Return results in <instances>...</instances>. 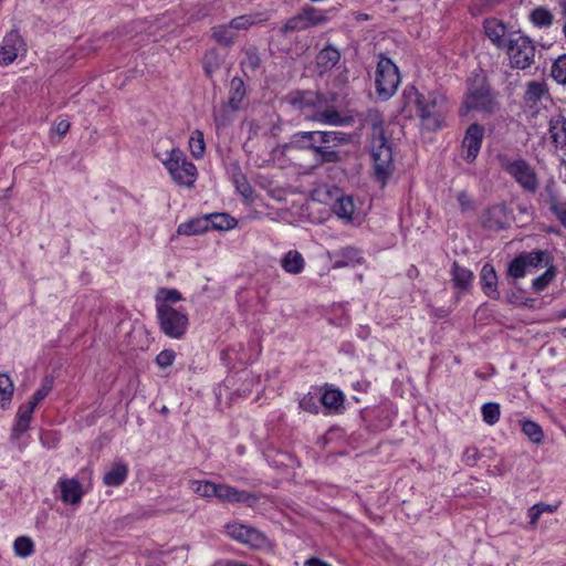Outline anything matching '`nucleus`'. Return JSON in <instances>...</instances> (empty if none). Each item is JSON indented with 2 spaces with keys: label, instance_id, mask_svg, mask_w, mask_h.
<instances>
[{
  "label": "nucleus",
  "instance_id": "f257e3e1",
  "mask_svg": "<svg viewBox=\"0 0 566 566\" xmlns=\"http://www.w3.org/2000/svg\"><path fill=\"white\" fill-rule=\"evenodd\" d=\"M338 99L335 92H319L311 90H295L289 93L286 101L296 111L303 113L305 118L323 125L348 126L355 123L354 115H342L334 104Z\"/></svg>",
  "mask_w": 566,
  "mask_h": 566
},
{
  "label": "nucleus",
  "instance_id": "f3484780",
  "mask_svg": "<svg viewBox=\"0 0 566 566\" xmlns=\"http://www.w3.org/2000/svg\"><path fill=\"white\" fill-rule=\"evenodd\" d=\"M548 134L556 149L566 150V116L555 114L548 122Z\"/></svg>",
  "mask_w": 566,
  "mask_h": 566
},
{
  "label": "nucleus",
  "instance_id": "e2e57ef3",
  "mask_svg": "<svg viewBox=\"0 0 566 566\" xmlns=\"http://www.w3.org/2000/svg\"><path fill=\"white\" fill-rule=\"evenodd\" d=\"M17 56L18 53L15 51L6 48V45L2 44V46L0 48V64L9 65L17 59Z\"/></svg>",
  "mask_w": 566,
  "mask_h": 566
},
{
  "label": "nucleus",
  "instance_id": "9b49d317",
  "mask_svg": "<svg viewBox=\"0 0 566 566\" xmlns=\"http://www.w3.org/2000/svg\"><path fill=\"white\" fill-rule=\"evenodd\" d=\"M483 29L488 39L500 50L505 48L509 40L513 38L512 34L517 31L496 18L485 19Z\"/></svg>",
  "mask_w": 566,
  "mask_h": 566
},
{
  "label": "nucleus",
  "instance_id": "2eb2a0df",
  "mask_svg": "<svg viewBox=\"0 0 566 566\" xmlns=\"http://www.w3.org/2000/svg\"><path fill=\"white\" fill-rule=\"evenodd\" d=\"M61 491V501L65 504L76 505L84 495L83 486L75 478H61L57 482Z\"/></svg>",
  "mask_w": 566,
  "mask_h": 566
},
{
  "label": "nucleus",
  "instance_id": "79ce46f5",
  "mask_svg": "<svg viewBox=\"0 0 566 566\" xmlns=\"http://www.w3.org/2000/svg\"><path fill=\"white\" fill-rule=\"evenodd\" d=\"M555 276H556V269L551 262L548 264L547 270L543 274H541L539 276H537L536 279L533 280V283H532L533 291L535 293H539V292L544 291L548 286V284L554 280Z\"/></svg>",
  "mask_w": 566,
  "mask_h": 566
},
{
  "label": "nucleus",
  "instance_id": "0e129e2a",
  "mask_svg": "<svg viewBox=\"0 0 566 566\" xmlns=\"http://www.w3.org/2000/svg\"><path fill=\"white\" fill-rule=\"evenodd\" d=\"M527 515L530 517V525L532 527H535L542 515V511L539 510L538 504H534L533 506H531L528 509Z\"/></svg>",
  "mask_w": 566,
  "mask_h": 566
},
{
  "label": "nucleus",
  "instance_id": "5701e85b",
  "mask_svg": "<svg viewBox=\"0 0 566 566\" xmlns=\"http://www.w3.org/2000/svg\"><path fill=\"white\" fill-rule=\"evenodd\" d=\"M247 95V87L241 77H233L230 82L229 97L226 103L233 109H240L244 97Z\"/></svg>",
  "mask_w": 566,
  "mask_h": 566
},
{
  "label": "nucleus",
  "instance_id": "58836bf2",
  "mask_svg": "<svg viewBox=\"0 0 566 566\" xmlns=\"http://www.w3.org/2000/svg\"><path fill=\"white\" fill-rule=\"evenodd\" d=\"M223 60L217 52V50L212 49L206 52L202 64L203 71L208 77H212L213 73L217 72L222 64Z\"/></svg>",
  "mask_w": 566,
  "mask_h": 566
},
{
  "label": "nucleus",
  "instance_id": "2f4dec72",
  "mask_svg": "<svg viewBox=\"0 0 566 566\" xmlns=\"http://www.w3.org/2000/svg\"><path fill=\"white\" fill-rule=\"evenodd\" d=\"M355 210L350 196H340L333 205V211L342 219L352 220Z\"/></svg>",
  "mask_w": 566,
  "mask_h": 566
},
{
  "label": "nucleus",
  "instance_id": "4be33fe9",
  "mask_svg": "<svg viewBox=\"0 0 566 566\" xmlns=\"http://www.w3.org/2000/svg\"><path fill=\"white\" fill-rule=\"evenodd\" d=\"M340 60V53L332 45L322 49L316 56V66L323 74L332 70Z\"/></svg>",
  "mask_w": 566,
  "mask_h": 566
},
{
  "label": "nucleus",
  "instance_id": "de8ad7c7",
  "mask_svg": "<svg viewBox=\"0 0 566 566\" xmlns=\"http://www.w3.org/2000/svg\"><path fill=\"white\" fill-rule=\"evenodd\" d=\"M31 420V417L23 413L22 411H18L17 421L12 428L11 439L18 440L21 437V434L28 431Z\"/></svg>",
  "mask_w": 566,
  "mask_h": 566
},
{
  "label": "nucleus",
  "instance_id": "a19ab883",
  "mask_svg": "<svg viewBox=\"0 0 566 566\" xmlns=\"http://www.w3.org/2000/svg\"><path fill=\"white\" fill-rule=\"evenodd\" d=\"M301 11L306 20L308 29L315 25L324 24L327 21L326 14L312 6H305L301 9Z\"/></svg>",
  "mask_w": 566,
  "mask_h": 566
},
{
  "label": "nucleus",
  "instance_id": "423d86ee",
  "mask_svg": "<svg viewBox=\"0 0 566 566\" xmlns=\"http://www.w3.org/2000/svg\"><path fill=\"white\" fill-rule=\"evenodd\" d=\"M501 168L510 175L514 181L528 193H535L539 187V180L535 168L524 158L512 159L506 155L497 156Z\"/></svg>",
  "mask_w": 566,
  "mask_h": 566
},
{
  "label": "nucleus",
  "instance_id": "603ef678",
  "mask_svg": "<svg viewBox=\"0 0 566 566\" xmlns=\"http://www.w3.org/2000/svg\"><path fill=\"white\" fill-rule=\"evenodd\" d=\"M527 268L524 259L518 254L514 260L511 261L507 268V275L513 279H521L525 276Z\"/></svg>",
  "mask_w": 566,
  "mask_h": 566
},
{
  "label": "nucleus",
  "instance_id": "4468645a",
  "mask_svg": "<svg viewBox=\"0 0 566 566\" xmlns=\"http://www.w3.org/2000/svg\"><path fill=\"white\" fill-rule=\"evenodd\" d=\"M214 497L224 503H245L249 506H253L259 501V496L255 493L238 490L222 483L218 484Z\"/></svg>",
  "mask_w": 566,
  "mask_h": 566
},
{
  "label": "nucleus",
  "instance_id": "393cba45",
  "mask_svg": "<svg viewBox=\"0 0 566 566\" xmlns=\"http://www.w3.org/2000/svg\"><path fill=\"white\" fill-rule=\"evenodd\" d=\"M229 172L231 175V179L235 185L237 190L243 197H250L252 195V187L249 184L247 176L242 172L240 164L234 161L229 167Z\"/></svg>",
  "mask_w": 566,
  "mask_h": 566
},
{
  "label": "nucleus",
  "instance_id": "cd10ccee",
  "mask_svg": "<svg viewBox=\"0 0 566 566\" xmlns=\"http://www.w3.org/2000/svg\"><path fill=\"white\" fill-rule=\"evenodd\" d=\"M231 29L230 23L216 25L211 28V38L220 45L231 46L238 38V34Z\"/></svg>",
  "mask_w": 566,
  "mask_h": 566
},
{
  "label": "nucleus",
  "instance_id": "6e6552de",
  "mask_svg": "<svg viewBox=\"0 0 566 566\" xmlns=\"http://www.w3.org/2000/svg\"><path fill=\"white\" fill-rule=\"evenodd\" d=\"M156 157L161 160L177 185L191 187L195 184L197 168L191 161L187 160L185 153L180 148H171L166 158H160L158 154H156Z\"/></svg>",
  "mask_w": 566,
  "mask_h": 566
},
{
  "label": "nucleus",
  "instance_id": "9d476101",
  "mask_svg": "<svg viewBox=\"0 0 566 566\" xmlns=\"http://www.w3.org/2000/svg\"><path fill=\"white\" fill-rule=\"evenodd\" d=\"M481 227L486 231L499 232L509 228V211L504 203L488 207L480 216Z\"/></svg>",
  "mask_w": 566,
  "mask_h": 566
},
{
  "label": "nucleus",
  "instance_id": "8fccbe9b",
  "mask_svg": "<svg viewBox=\"0 0 566 566\" xmlns=\"http://www.w3.org/2000/svg\"><path fill=\"white\" fill-rule=\"evenodd\" d=\"M13 382L3 374H0V402L4 407V402L11 401L13 395Z\"/></svg>",
  "mask_w": 566,
  "mask_h": 566
},
{
  "label": "nucleus",
  "instance_id": "473e14b6",
  "mask_svg": "<svg viewBox=\"0 0 566 566\" xmlns=\"http://www.w3.org/2000/svg\"><path fill=\"white\" fill-rule=\"evenodd\" d=\"M308 29L306 20L300 10L295 15L286 20L283 27L280 29V33L284 36L292 32L303 31Z\"/></svg>",
  "mask_w": 566,
  "mask_h": 566
},
{
  "label": "nucleus",
  "instance_id": "0eeeda50",
  "mask_svg": "<svg viewBox=\"0 0 566 566\" xmlns=\"http://www.w3.org/2000/svg\"><path fill=\"white\" fill-rule=\"evenodd\" d=\"M503 50L510 60V66L516 70H526L535 63L536 46L534 41L521 30L512 34Z\"/></svg>",
  "mask_w": 566,
  "mask_h": 566
},
{
  "label": "nucleus",
  "instance_id": "864d4df0",
  "mask_svg": "<svg viewBox=\"0 0 566 566\" xmlns=\"http://www.w3.org/2000/svg\"><path fill=\"white\" fill-rule=\"evenodd\" d=\"M197 137L192 136L189 140V146L191 149V154L195 158L202 157L206 146L203 140V135L200 130H196Z\"/></svg>",
  "mask_w": 566,
  "mask_h": 566
},
{
  "label": "nucleus",
  "instance_id": "1a4fd4ad",
  "mask_svg": "<svg viewBox=\"0 0 566 566\" xmlns=\"http://www.w3.org/2000/svg\"><path fill=\"white\" fill-rule=\"evenodd\" d=\"M157 317L161 332L171 338H181L188 327V317L185 313L174 308L169 304L157 306Z\"/></svg>",
  "mask_w": 566,
  "mask_h": 566
},
{
  "label": "nucleus",
  "instance_id": "49530a36",
  "mask_svg": "<svg viewBox=\"0 0 566 566\" xmlns=\"http://www.w3.org/2000/svg\"><path fill=\"white\" fill-rule=\"evenodd\" d=\"M14 553L19 557H28L34 552V544L30 537L20 536L13 544Z\"/></svg>",
  "mask_w": 566,
  "mask_h": 566
},
{
  "label": "nucleus",
  "instance_id": "c9c22d12",
  "mask_svg": "<svg viewBox=\"0 0 566 566\" xmlns=\"http://www.w3.org/2000/svg\"><path fill=\"white\" fill-rule=\"evenodd\" d=\"M521 429L523 433L533 442L536 444H539L544 440V432L541 428V426L532 420H521Z\"/></svg>",
  "mask_w": 566,
  "mask_h": 566
},
{
  "label": "nucleus",
  "instance_id": "c756f323",
  "mask_svg": "<svg viewBox=\"0 0 566 566\" xmlns=\"http://www.w3.org/2000/svg\"><path fill=\"white\" fill-rule=\"evenodd\" d=\"M520 255L522 259H524L527 269H536L541 266L543 263L545 265H548L552 262V256L548 251L534 250L531 252H522L520 253Z\"/></svg>",
  "mask_w": 566,
  "mask_h": 566
},
{
  "label": "nucleus",
  "instance_id": "a18cd8bd",
  "mask_svg": "<svg viewBox=\"0 0 566 566\" xmlns=\"http://www.w3.org/2000/svg\"><path fill=\"white\" fill-rule=\"evenodd\" d=\"M217 488H218V484L213 483L211 481H192L191 482L192 491L202 497H214Z\"/></svg>",
  "mask_w": 566,
  "mask_h": 566
},
{
  "label": "nucleus",
  "instance_id": "09e8293b",
  "mask_svg": "<svg viewBox=\"0 0 566 566\" xmlns=\"http://www.w3.org/2000/svg\"><path fill=\"white\" fill-rule=\"evenodd\" d=\"M502 2L503 0H473L470 4V12L473 15H480L494 9Z\"/></svg>",
  "mask_w": 566,
  "mask_h": 566
},
{
  "label": "nucleus",
  "instance_id": "7c9ffc66",
  "mask_svg": "<svg viewBox=\"0 0 566 566\" xmlns=\"http://www.w3.org/2000/svg\"><path fill=\"white\" fill-rule=\"evenodd\" d=\"M210 229L226 231L235 228L238 221L226 212H214L208 214Z\"/></svg>",
  "mask_w": 566,
  "mask_h": 566
},
{
  "label": "nucleus",
  "instance_id": "aec40b11",
  "mask_svg": "<svg viewBox=\"0 0 566 566\" xmlns=\"http://www.w3.org/2000/svg\"><path fill=\"white\" fill-rule=\"evenodd\" d=\"M549 97V90L545 82L531 81L526 84L523 99L526 105L535 107L543 98Z\"/></svg>",
  "mask_w": 566,
  "mask_h": 566
},
{
  "label": "nucleus",
  "instance_id": "4d7b16f0",
  "mask_svg": "<svg viewBox=\"0 0 566 566\" xmlns=\"http://www.w3.org/2000/svg\"><path fill=\"white\" fill-rule=\"evenodd\" d=\"M176 353L172 349H164L156 356V364L161 368L171 366L175 361Z\"/></svg>",
  "mask_w": 566,
  "mask_h": 566
},
{
  "label": "nucleus",
  "instance_id": "774afa93",
  "mask_svg": "<svg viewBox=\"0 0 566 566\" xmlns=\"http://www.w3.org/2000/svg\"><path fill=\"white\" fill-rule=\"evenodd\" d=\"M305 566H331L328 563L317 558V557H311L308 558L305 564Z\"/></svg>",
  "mask_w": 566,
  "mask_h": 566
},
{
  "label": "nucleus",
  "instance_id": "bb28decb",
  "mask_svg": "<svg viewBox=\"0 0 566 566\" xmlns=\"http://www.w3.org/2000/svg\"><path fill=\"white\" fill-rule=\"evenodd\" d=\"M128 474V467L123 462L114 463L112 469L103 476L104 484L118 486L124 483Z\"/></svg>",
  "mask_w": 566,
  "mask_h": 566
},
{
  "label": "nucleus",
  "instance_id": "e433bc0d",
  "mask_svg": "<svg viewBox=\"0 0 566 566\" xmlns=\"http://www.w3.org/2000/svg\"><path fill=\"white\" fill-rule=\"evenodd\" d=\"M549 76L562 86H566V53L554 60Z\"/></svg>",
  "mask_w": 566,
  "mask_h": 566
},
{
  "label": "nucleus",
  "instance_id": "c85d7f7f",
  "mask_svg": "<svg viewBox=\"0 0 566 566\" xmlns=\"http://www.w3.org/2000/svg\"><path fill=\"white\" fill-rule=\"evenodd\" d=\"M240 66L247 76L249 74H255V72L260 69L261 57L255 46L248 48L244 51V57L240 62Z\"/></svg>",
  "mask_w": 566,
  "mask_h": 566
},
{
  "label": "nucleus",
  "instance_id": "69168bd1",
  "mask_svg": "<svg viewBox=\"0 0 566 566\" xmlns=\"http://www.w3.org/2000/svg\"><path fill=\"white\" fill-rule=\"evenodd\" d=\"M70 129V123L67 120H61L56 124L55 130L59 135H65Z\"/></svg>",
  "mask_w": 566,
  "mask_h": 566
},
{
  "label": "nucleus",
  "instance_id": "37998d69",
  "mask_svg": "<svg viewBox=\"0 0 566 566\" xmlns=\"http://www.w3.org/2000/svg\"><path fill=\"white\" fill-rule=\"evenodd\" d=\"M548 209L553 216L559 221V223L566 229V201H560L559 198L552 197L551 200H546Z\"/></svg>",
  "mask_w": 566,
  "mask_h": 566
},
{
  "label": "nucleus",
  "instance_id": "3c124183",
  "mask_svg": "<svg viewBox=\"0 0 566 566\" xmlns=\"http://www.w3.org/2000/svg\"><path fill=\"white\" fill-rule=\"evenodd\" d=\"M2 43H3V45H6V48L12 49L17 53L20 50H23L24 45H25L22 36L20 35L19 31H17V30H11L10 32H8L6 34V36L3 38Z\"/></svg>",
  "mask_w": 566,
  "mask_h": 566
},
{
  "label": "nucleus",
  "instance_id": "dca6fc26",
  "mask_svg": "<svg viewBox=\"0 0 566 566\" xmlns=\"http://www.w3.org/2000/svg\"><path fill=\"white\" fill-rule=\"evenodd\" d=\"M422 95L423 94L419 93L413 85L406 87L401 94L400 99L398 101L396 109L397 116H402L403 118H411L412 107L415 106L416 109L418 108Z\"/></svg>",
  "mask_w": 566,
  "mask_h": 566
},
{
  "label": "nucleus",
  "instance_id": "72a5a7b5",
  "mask_svg": "<svg viewBox=\"0 0 566 566\" xmlns=\"http://www.w3.org/2000/svg\"><path fill=\"white\" fill-rule=\"evenodd\" d=\"M530 20L537 28H549L553 24L554 15L548 9L537 7L530 13Z\"/></svg>",
  "mask_w": 566,
  "mask_h": 566
},
{
  "label": "nucleus",
  "instance_id": "f03ea898",
  "mask_svg": "<svg viewBox=\"0 0 566 566\" xmlns=\"http://www.w3.org/2000/svg\"><path fill=\"white\" fill-rule=\"evenodd\" d=\"M353 142V135L339 130L297 132L285 146L296 150L311 151L318 165L340 164L344 154L339 147Z\"/></svg>",
  "mask_w": 566,
  "mask_h": 566
},
{
  "label": "nucleus",
  "instance_id": "20e7f679",
  "mask_svg": "<svg viewBox=\"0 0 566 566\" xmlns=\"http://www.w3.org/2000/svg\"><path fill=\"white\" fill-rule=\"evenodd\" d=\"M500 108L499 102L484 75H475L469 80L468 90L459 109L460 116L471 111L494 114Z\"/></svg>",
  "mask_w": 566,
  "mask_h": 566
},
{
  "label": "nucleus",
  "instance_id": "680f3d73",
  "mask_svg": "<svg viewBox=\"0 0 566 566\" xmlns=\"http://www.w3.org/2000/svg\"><path fill=\"white\" fill-rule=\"evenodd\" d=\"M52 388H53V378L46 376L43 378L41 387L33 395H35L41 400H43L49 395V392L52 390Z\"/></svg>",
  "mask_w": 566,
  "mask_h": 566
},
{
  "label": "nucleus",
  "instance_id": "7ed1b4c3",
  "mask_svg": "<svg viewBox=\"0 0 566 566\" xmlns=\"http://www.w3.org/2000/svg\"><path fill=\"white\" fill-rule=\"evenodd\" d=\"M361 125L370 128L369 154L373 161L374 179L384 188L389 178V139L386 136L384 116L378 109L369 108Z\"/></svg>",
  "mask_w": 566,
  "mask_h": 566
},
{
  "label": "nucleus",
  "instance_id": "4c0bfd02",
  "mask_svg": "<svg viewBox=\"0 0 566 566\" xmlns=\"http://www.w3.org/2000/svg\"><path fill=\"white\" fill-rule=\"evenodd\" d=\"M239 109H233L228 103H224L218 113H214V124L217 129H222L232 124Z\"/></svg>",
  "mask_w": 566,
  "mask_h": 566
},
{
  "label": "nucleus",
  "instance_id": "338daca9",
  "mask_svg": "<svg viewBox=\"0 0 566 566\" xmlns=\"http://www.w3.org/2000/svg\"><path fill=\"white\" fill-rule=\"evenodd\" d=\"M545 192L547 193L546 200H551L552 197L558 198L557 193L555 192V182L553 180L547 182L545 186Z\"/></svg>",
  "mask_w": 566,
  "mask_h": 566
},
{
  "label": "nucleus",
  "instance_id": "f704fd0d",
  "mask_svg": "<svg viewBox=\"0 0 566 566\" xmlns=\"http://www.w3.org/2000/svg\"><path fill=\"white\" fill-rule=\"evenodd\" d=\"M319 401L327 409L338 410L340 407H343L344 395L338 389H326Z\"/></svg>",
  "mask_w": 566,
  "mask_h": 566
},
{
  "label": "nucleus",
  "instance_id": "6ab92c4d",
  "mask_svg": "<svg viewBox=\"0 0 566 566\" xmlns=\"http://www.w3.org/2000/svg\"><path fill=\"white\" fill-rule=\"evenodd\" d=\"M389 70V57L386 53L379 54V61L377 63L376 72H375V86L378 98L380 101H387L389 98V92L385 86L386 82V72Z\"/></svg>",
  "mask_w": 566,
  "mask_h": 566
},
{
  "label": "nucleus",
  "instance_id": "b1692460",
  "mask_svg": "<svg viewBox=\"0 0 566 566\" xmlns=\"http://www.w3.org/2000/svg\"><path fill=\"white\" fill-rule=\"evenodd\" d=\"M210 230V222L208 214L200 218L191 219L187 222L179 224L178 233L185 235H196Z\"/></svg>",
  "mask_w": 566,
  "mask_h": 566
},
{
  "label": "nucleus",
  "instance_id": "052dcab7",
  "mask_svg": "<svg viewBox=\"0 0 566 566\" xmlns=\"http://www.w3.org/2000/svg\"><path fill=\"white\" fill-rule=\"evenodd\" d=\"M300 407L303 410L312 412V413H317V411H318V406H317V403L315 401V398H314V396L312 394L305 395L300 400Z\"/></svg>",
  "mask_w": 566,
  "mask_h": 566
},
{
  "label": "nucleus",
  "instance_id": "5fc2aeb1",
  "mask_svg": "<svg viewBox=\"0 0 566 566\" xmlns=\"http://www.w3.org/2000/svg\"><path fill=\"white\" fill-rule=\"evenodd\" d=\"M255 22H256V19L253 15H240V17L233 18L229 23H230V27L234 30H247L251 25H253Z\"/></svg>",
  "mask_w": 566,
  "mask_h": 566
},
{
  "label": "nucleus",
  "instance_id": "13d9d810",
  "mask_svg": "<svg viewBox=\"0 0 566 566\" xmlns=\"http://www.w3.org/2000/svg\"><path fill=\"white\" fill-rule=\"evenodd\" d=\"M480 459L481 453L476 447H468L462 454V461L468 467H474Z\"/></svg>",
  "mask_w": 566,
  "mask_h": 566
},
{
  "label": "nucleus",
  "instance_id": "ea45409f",
  "mask_svg": "<svg viewBox=\"0 0 566 566\" xmlns=\"http://www.w3.org/2000/svg\"><path fill=\"white\" fill-rule=\"evenodd\" d=\"M359 251L353 247H346L340 250L339 259L335 261V268H344L360 263Z\"/></svg>",
  "mask_w": 566,
  "mask_h": 566
},
{
  "label": "nucleus",
  "instance_id": "c03bdc74",
  "mask_svg": "<svg viewBox=\"0 0 566 566\" xmlns=\"http://www.w3.org/2000/svg\"><path fill=\"white\" fill-rule=\"evenodd\" d=\"M482 418L489 426L495 424L501 416L500 405L496 402H486L481 408Z\"/></svg>",
  "mask_w": 566,
  "mask_h": 566
},
{
  "label": "nucleus",
  "instance_id": "bf43d9fd",
  "mask_svg": "<svg viewBox=\"0 0 566 566\" xmlns=\"http://www.w3.org/2000/svg\"><path fill=\"white\" fill-rule=\"evenodd\" d=\"M457 200L462 212L474 209V202L467 191H460L457 196Z\"/></svg>",
  "mask_w": 566,
  "mask_h": 566
},
{
  "label": "nucleus",
  "instance_id": "6e6d98bb",
  "mask_svg": "<svg viewBox=\"0 0 566 566\" xmlns=\"http://www.w3.org/2000/svg\"><path fill=\"white\" fill-rule=\"evenodd\" d=\"M157 297L163 301L161 304L176 303L182 298L181 293L176 289H161Z\"/></svg>",
  "mask_w": 566,
  "mask_h": 566
},
{
  "label": "nucleus",
  "instance_id": "a211bd4d",
  "mask_svg": "<svg viewBox=\"0 0 566 566\" xmlns=\"http://www.w3.org/2000/svg\"><path fill=\"white\" fill-rule=\"evenodd\" d=\"M480 276L481 289L484 292V294L492 300H499L500 292L497 290V275L494 266L490 263H485L482 266Z\"/></svg>",
  "mask_w": 566,
  "mask_h": 566
},
{
  "label": "nucleus",
  "instance_id": "a878e982",
  "mask_svg": "<svg viewBox=\"0 0 566 566\" xmlns=\"http://www.w3.org/2000/svg\"><path fill=\"white\" fill-rule=\"evenodd\" d=\"M305 261L296 250H291L281 260L283 270L291 274H300L304 270Z\"/></svg>",
  "mask_w": 566,
  "mask_h": 566
},
{
  "label": "nucleus",
  "instance_id": "39448f33",
  "mask_svg": "<svg viewBox=\"0 0 566 566\" xmlns=\"http://www.w3.org/2000/svg\"><path fill=\"white\" fill-rule=\"evenodd\" d=\"M447 112V96L440 91L423 94L417 108L421 126L430 132H436L443 126Z\"/></svg>",
  "mask_w": 566,
  "mask_h": 566
},
{
  "label": "nucleus",
  "instance_id": "ddd939ff",
  "mask_svg": "<svg viewBox=\"0 0 566 566\" xmlns=\"http://www.w3.org/2000/svg\"><path fill=\"white\" fill-rule=\"evenodd\" d=\"M227 533L233 539L239 541L243 544H248L252 547H261L266 539L265 536L258 530L240 523L228 524Z\"/></svg>",
  "mask_w": 566,
  "mask_h": 566
},
{
  "label": "nucleus",
  "instance_id": "f8f14e48",
  "mask_svg": "<svg viewBox=\"0 0 566 566\" xmlns=\"http://www.w3.org/2000/svg\"><path fill=\"white\" fill-rule=\"evenodd\" d=\"M484 136V127L478 123L471 124L462 140V157L468 163H473L481 149Z\"/></svg>",
  "mask_w": 566,
  "mask_h": 566
},
{
  "label": "nucleus",
  "instance_id": "412c9836",
  "mask_svg": "<svg viewBox=\"0 0 566 566\" xmlns=\"http://www.w3.org/2000/svg\"><path fill=\"white\" fill-rule=\"evenodd\" d=\"M451 276L454 287L458 289L460 293L468 292L474 279L473 272L467 268L460 266L457 261L452 263Z\"/></svg>",
  "mask_w": 566,
  "mask_h": 566
}]
</instances>
